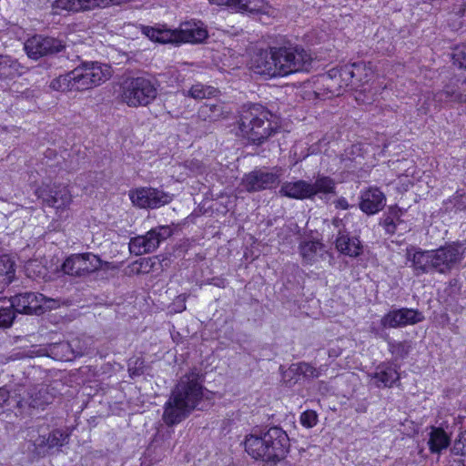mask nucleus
<instances>
[{
  "mask_svg": "<svg viewBox=\"0 0 466 466\" xmlns=\"http://www.w3.org/2000/svg\"><path fill=\"white\" fill-rule=\"evenodd\" d=\"M311 56L299 46H274L259 51L252 59L253 70L268 77L286 76L300 71H309Z\"/></svg>",
  "mask_w": 466,
  "mask_h": 466,
  "instance_id": "nucleus-1",
  "label": "nucleus"
},
{
  "mask_svg": "<svg viewBox=\"0 0 466 466\" xmlns=\"http://www.w3.org/2000/svg\"><path fill=\"white\" fill-rule=\"evenodd\" d=\"M203 397L200 374L196 370L181 378L164 406L163 420L172 426L185 420Z\"/></svg>",
  "mask_w": 466,
  "mask_h": 466,
  "instance_id": "nucleus-2",
  "label": "nucleus"
},
{
  "mask_svg": "<svg viewBox=\"0 0 466 466\" xmlns=\"http://www.w3.org/2000/svg\"><path fill=\"white\" fill-rule=\"evenodd\" d=\"M245 451L255 460L276 465L284 460L289 451V438L285 431L274 426L259 434L246 436Z\"/></svg>",
  "mask_w": 466,
  "mask_h": 466,
  "instance_id": "nucleus-3",
  "label": "nucleus"
},
{
  "mask_svg": "<svg viewBox=\"0 0 466 466\" xmlns=\"http://www.w3.org/2000/svg\"><path fill=\"white\" fill-rule=\"evenodd\" d=\"M372 77L371 67L364 62H357L332 68L320 77V81L327 94L339 96L346 90L365 92Z\"/></svg>",
  "mask_w": 466,
  "mask_h": 466,
  "instance_id": "nucleus-4",
  "label": "nucleus"
},
{
  "mask_svg": "<svg viewBox=\"0 0 466 466\" xmlns=\"http://www.w3.org/2000/svg\"><path fill=\"white\" fill-rule=\"evenodd\" d=\"M237 125L238 135L258 146L265 143L280 129L279 117L258 106L243 108Z\"/></svg>",
  "mask_w": 466,
  "mask_h": 466,
  "instance_id": "nucleus-5",
  "label": "nucleus"
},
{
  "mask_svg": "<svg viewBox=\"0 0 466 466\" xmlns=\"http://www.w3.org/2000/svg\"><path fill=\"white\" fill-rule=\"evenodd\" d=\"M143 33L153 41L176 45L182 43L200 44L208 36L206 25L198 20L181 23L177 29L167 28V25L144 26Z\"/></svg>",
  "mask_w": 466,
  "mask_h": 466,
  "instance_id": "nucleus-6",
  "label": "nucleus"
},
{
  "mask_svg": "<svg viewBox=\"0 0 466 466\" xmlns=\"http://www.w3.org/2000/svg\"><path fill=\"white\" fill-rule=\"evenodd\" d=\"M157 94L158 83L155 78L132 76L122 82L119 97L129 107H139L150 105Z\"/></svg>",
  "mask_w": 466,
  "mask_h": 466,
  "instance_id": "nucleus-7",
  "label": "nucleus"
},
{
  "mask_svg": "<svg viewBox=\"0 0 466 466\" xmlns=\"http://www.w3.org/2000/svg\"><path fill=\"white\" fill-rule=\"evenodd\" d=\"M280 196L294 199H312L315 196L335 193V182L329 177H319L314 183L306 180L284 182Z\"/></svg>",
  "mask_w": 466,
  "mask_h": 466,
  "instance_id": "nucleus-8",
  "label": "nucleus"
},
{
  "mask_svg": "<svg viewBox=\"0 0 466 466\" xmlns=\"http://www.w3.org/2000/svg\"><path fill=\"white\" fill-rule=\"evenodd\" d=\"M77 91H86L107 81L112 75L108 65L96 61H85L73 69Z\"/></svg>",
  "mask_w": 466,
  "mask_h": 466,
  "instance_id": "nucleus-9",
  "label": "nucleus"
},
{
  "mask_svg": "<svg viewBox=\"0 0 466 466\" xmlns=\"http://www.w3.org/2000/svg\"><path fill=\"white\" fill-rule=\"evenodd\" d=\"M172 235V229L168 226H158L150 229L146 235L131 238L129 250L135 255H142L155 251L160 243Z\"/></svg>",
  "mask_w": 466,
  "mask_h": 466,
  "instance_id": "nucleus-10",
  "label": "nucleus"
},
{
  "mask_svg": "<svg viewBox=\"0 0 466 466\" xmlns=\"http://www.w3.org/2000/svg\"><path fill=\"white\" fill-rule=\"evenodd\" d=\"M36 195L44 204L55 208L59 218L64 217V213L72 203V194L66 186L42 187L36 189ZM65 217H67V215H65Z\"/></svg>",
  "mask_w": 466,
  "mask_h": 466,
  "instance_id": "nucleus-11",
  "label": "nucleus"
},
{
  "mask_svg": "<svg viewBox=\"0 0 466 466\" xmlns=\"http://www.w3.org/2000/svg\"><path fill=\"white\" fill-rule=\"evenodd\" d=\"M55 400L54 393L46 385H34L29 387L23 396L19 395L16 407L21 410H44Z\"/></svg>",
  "mask_w": 466,
  "mask_h": 466,
  "instance_id": "nucleus-12",
  "label": "nucleus"
},
{
  "mask_svg": "<svg viewBox=\"0 0 466 466\" xmlns=\"http://www.w3.org/2000/svg\"><path fill=\"white\" fill-rule=\"evenodd\" d=\"M102 261L93 253L73 254L63 263L64 273L70 276H86L100 269Z\"/></svg>",
  "mask_w": 466,
  "mask_h": 466,
  "instance_id": "nucleus-13",
  "label": "nucleus"
},
{
  "mask_svg": "<svg viewBox=\"0 0 466 466\" xmlns=\"http://www.w3.org/2000/svg\"><path fill=\"white\" fill-rule=\"evenodd\" d=\"M129 198L139 208H158L172 201V196L154 187H138L129 191Z\"/></svg>",
  "mask_w": 466,
  "mask_h": 466,
  "instance_id": "nucleus-14",
  "label": "nucleus"
},
{
  "mask_svg": "<svg viewBox=\"0 0 466 466\" xmlns=\"http://www.w3.org/2000/svg\"><path fill=\"white\" fill-rule=\"evenodd\" d=\"M433 269L434 272L446 274L455 266L461 262L463 253L461 246L458 243H452L432 250Z\"/></svg>",
  "mask_w": 466,
  "mask_h": 466,
  "instance_id": "nucleus-15",
  "label": "nucleus"
},
{
  "mask_svg": "<svg viewBox=\"0 0 466 466\" xmlns=\"http://www.w3.org/2000/svg\"><path fill=\"white\" fill-rule=\"evenodd\" d=\"M69 437L68 433L59 429L53 430L47 435H39L33 442V453L37 458H44L55 451H60L68 443Z\"/></svg>",
  "mask_w": 466,
  "mask_h": 466,
  "instance_id": "nucleus-16",
  "label": "nucleus"
},
{
  "mask_svg": "<svg viewBox=\"0 0 466 466\" xmlns=\"http://www.w3.org/2000/svg\"><path fill=\"white\" fill-rule=\"evenodd\" d=\"M65 46L62 41L42 35H35L25 43V50L30 58L35 60L60 52Z\"/></svg>",
  "mask_w": 466,
  "mask_h": 466,
  "instance_id": "nucleus-17",
  "label": "nucleus"
},
{
  "mask_svg": "<svg viewBox=\"0 0 466 466\" xmlns=\"http://www.w3.org/2000/svg\"><path fill=\"white\" fill-rule=\"evenodd\" d=\"M424 319L423 314L418 309L401 308L393 309L385 314L380 323L384 328H400L414 325Z\"/></svg>",
  "mask_w": 466,
  "mask_h": 466,
  "instance_id": "nucleus-18",
  "label": "nucleus"
},
{
  "mask_svg": "<svg viewBox=\"0 0 466 466\" xmlns=\"http://www.w3.org/2000/svg\"><path fill=\"white\" fill-rule=\"evenodd\" d=\"M279 182V175L263 169H256L246 174L241 186L248 192H257L271 188Z\"/></svg>",
  "mask_w": 466,
  "mask_h": 466,
  "instance_id": "nucleus-19",
  "label": "nucleus"
},
{
  "mask_svg": "<svg viewBox=\"0 0 466 466\" xmlns=\"http://www.w3.org/2000/svg\"><path fill=\"white\" fill-rule=\"evenodd\" d=\"M43 300L41 293L24 292L10 298V302L16 313L27 315H39L40 302Z\"/></svg>",
  "mask_w": 466,
  "mask_h": 466,
  "instance_id": "nucleus-20",
  "label": "nucleus"
},
{
  "mask_svg": "<svg viewBox=\"0 0 466 466\" xmlns=\"http://www.w3.org/2000/svg\"><path fill=\"white\" fill-rule=\"evenodd\" d=\"M339 252L350 258H357L362 253L363 247L357 237H350L344 228H339L335 240Z\"/></svg>",
  "mask_w": 466,
  "mask_h": 466,
  "instance_id": "nucleus-21",
  "label": "nucleus"
},
{
  "mask_svg": "<svg viewBox=\"0 0 466 466\" xmlns=\"http://www.w3.org/2000/svg\"><path fill=\"white\" fill-rule=\"evenodd\" d=\"M385 202L384 194L379 188L370 187L361 194L360 208L366 214L373 215L384 208Z\"/></svg>",
  "mask_w": 466,
  "mask_h": 466,
  "instance_id": "nucleus-22",
  "label": "nucleus"
},
{
  "mask_svg": "<svg viewBox=\"0 0 466 466\" xmlns=\"http://www.w3.org/2000/svg\"><path fill=\"white\" fill-rule=\"evenodd\" d=\"M369 377L374 380L376 387L388 388L399 380V373L393 364L382 362L376 367L374 372L369 374Z\"/></svg>",
  "mask_w": 466,
  "mask_h": 466,
  "instance_id": "nucleus-23",
  "label": "nucleus"
},
{
  "mask_svg": "<svg viewBox=\"0 0 466 466\" xmlns=\"http://www.w3.org/2000/svg\"><path fill=\"white\" fill-rule=\"evenodd\" d=\"M407 255L416 275L434 272L432 250H415L413 253L408 250Z\"/></svg>",
  "mask_w": 466,
  "mask_h": 466,
  "instance_id": "nucleus-24",
  "label": "nucleus"
},
{
  "mask_svg": "<svg viewBox=\"0 0 466 466\" xmlns=\"http://www.w3.org/2000/svg\"><path fill=\"white\" fill-rule=\"evenodd\" d=\"M438 101L459 102L466 101V82L456 80L451 83L435 95Z\"/></svg>",
  "mask_w": 466,
  "mask_h": 466,
  "instance_id": "nucleus-25",
  "label": "nucleus"
},
{
  "mask_svg": "<svg viewBox=\"0 0 466 466\" xmlns=\"http://www.w3.org/2000/svg\"><path fill=\"white\" fill-rule=\"evenodd\" d=\"M449 435L441 428L431 427L428 444L431 452H440L450 444Z\"/></svg>",
  "mask_w": 466,
  "mask_h": 466,
  "instance_id": "nucleus-26",
  "label": "nucleus"
},
{
  "mask_svg": "<svg viewBox=\"0 0 466 466\" xmlns=\"http://www.w3.org/2000/svg\"><path fill=\"white\" fill-rule=\"evenodd\" d=\"M323 245L319 241H306L299 245V253L303 260L308 264H312L321 256Z\"/></svg>",
  "mask_w": 466,
  "mask_h": 466,
  "instance_id": "nucleus-27",
  "label": "nucleus"
},
{
  "mask_svg": "<svg viewBox=\"0 0 466 466\" xmlns=\"http://www.w3.org/2000/svg\"><path fill=\"white\" fill-rule=\"evenodd\" d=\"M15 263L8 256L0 258V293L15 277Z\"/></svg>",
  "mask_w": 466,
  "mask_h": 466,
  "instance_id": "nucleus-28",
  "label": "nucleus"
},
{
  "mask_svg": "<svg viewBox=\"0 0 466 466\" xmlns=\"http://www.w3.org/2000/svg\"><path fill=\"white\" fill-rule=\"evenodd\" d=\"M74 76L73 70L67 74L61 75L51 81L50 87L59 92L77 91Z\"/></svg>",
  "mask_w": 466,
  "mask_h": 466,
  "instance_id": "nucleus-29",
  "label": "nucleus"
},
{
  "mask_svg": "<svg viewBox=\"0 0 466 466\" xmlns=\"http://www.w3.org/2000/svg\"><path fill=\"white\" fill-rule=\"evenodd\" d=\"M25 271L29 279L36 281L46 280L48 269L37 259L29 260L25 266Z\"/></svg>",
  "mask_w": 466,
  "mask_h": 466,
  "instance_id": "nucleus-30",
  "label": "nucleus"
},
{
  "mask_svg": "<svg viewBox=\"0 0 466 466\" xmlns=\"http://www.w3.org/2000/svg\"><path fill=\"white\" fill-rule=\"evenodd\" d=\"M267 4L265 0H234L232 10L248 13H261Z\"/></svg>",
  "mask_w": 466,
  "mask_h": 466,
  "instance_id": "nucleus-31",
  "label": "nucleus"
},
{
  "mask_svg": "<svg viewBox=\"0 0 466 466\" xmlns=\"http://www.w3.org/2000/svg\"><path fill=\"white\" fill-rule=\"evenodd\" d=\"M19 64L9 56H0V79L13 78L19 74Z\"/></svg>",
  "mask_w": 466,
  "mask_h": 466,
  "instance_id": "nucleus-32",
  "label": "nucleus"
},
{
  "mask_svg": "<svg viewBox=\"0 0 466 466\" xmlns=\"http://www.w3.org/2000/svg\"><path fill=\"white\" fill-rule=\"evenodd\" d=\"M223 114L222 106L218 104H204L198 111V117L202 121H217Z\"/></svg>",
  "mask_w": 466,
  "mask_h": 466,
  "instance_id": "nucleus-33",
  "label": "nucleus"
},
{
  "mask_svg": "<svg viewBox=\"0 0 466 466\" xmlns=\"http://www.w3.org/2000/svg\"><path fill=\"white\" fill-rule=\"evenodd\" d=\"M289 370L291 372L301 374L307 379L319 378L321 374L319 369H317L307 362H299L298 364L292 365Z\"/></svg>",
  "mask_w": 466,
  "mask_h": 466,
  "instance_id": "nucleus-34",
  "label": "nucleus"
},
{
  "mask_svg": "<svg viewBox=\"0 0 466 466\" xmlns=\"http://www.w3.org/2000/svg\"><path fill=\"white\" fill-rule=\"evenodd\" d=\"M216 89L209 86H204L201 83L193 85L187 91L190 97L194 99H203L214 96Z\"/></svg>",
  "mask_w": 466,
  "mask_h": 466,
  "instance_id": "nucleus-35",
  "label": "nucleus"
},
{
  "mask_svg": "<svg viewBox=\"0 0 466 466\" xmlns=\"http://www.w3.org/2000/svg\"><path fill=\"white\" fill-rule=\"evenodd\" d=\"M410 349L409 341L389 342V350L398 359H404L410 353Z\"/></svg>",
  "mask_w": 466,
  "mask_h": 466,
  "instance_id": "nucleus-36",
  "label": "nucleus"
},
{
  "mask_svg": "<svg viewBox=\"0 0 466 466\" xmlns=\"http://www.w3.org/2000/svg\"><path fill=\"white\" fill-rule=\"evenodd\" d=\"M400 223V216L397 211H391L380 223L389 235H393L397 230V226Z\"/></svg>",
  "mask_w": 466,
  "mask_h": 466,
  "instance_id": "nucleus-37",
  "label": "nucleus"
},
{
  "mask_svg": "<svg viewBox=\"0 0 466 466\" xmlns=\"http://www.w3.org/2000/svg\"><path fill=\"white\" fill-rule=\"evenodd\" d=\"M15 318V310L12 305L0 309V328H9Z\"/></svg>",
  "mask_w": 466,
  "mask_h": 466,
  "instance_id": "nucleus-38",
  "label": "nucleus"
},
{
  "mask_svg": "<svg viewBox=\"0 0 466 466\" xmlns=\"http://www.w3.org/2000/svg\"><path fill=\"white\" fill-rule=\"evenodd\" d=\"M156 263L155 258H144L139 261H136L134 266H138L136 268L137 273H148L152 270Z\"/></svg>",
  "mask_w": 466,
  "mask_h": 466,
  "instance_id": "nucleus-39",
  "label": "nucleus"
},
{
  "mask_svg": "<svg viewBox=\"0 0 466 466\" xmlns=\"http://www.w3.org/2000/svg\"><path fill=\"white\" fill-rule=\"evenodd\" d=\"M456 211L466 210V193L457 191L450 199Z\"/></svg>",
  "mask_w": 466,
  "mask_h": 466,
  "instance_id": "nucleus-40",
  "label": "nucleus"
},
{
  "mask_svg": "<svg viewBox=\"0 0 466 466\" xmlns=\"http://www.w3.org/2000/svg\"><path fill=\"white\" fill-rule=\"evenodd\" d=\"M144 360L142 359H136L128 363V372L130 377H137L144 373Z\"/></svg>",
  "mask_w": 466,
  "mask_h": 466,
  "instance_id": "nucleus-41",
  "label": "nucleus"
},
{
  "mask_svg": "<svg viewBox=\"0 0 466 466\" xmlns=\"http://www.w3.org/2000/svg\"><path fill=\"white\" fill-rule=\"evenodd\" d=\"M453 62L460 68L466 70V46L457 48L453 54Z\"/></svg>",
  "mask_w": 466,
  "mask_h": 466,
  "instance_id": "nucleus-42",
  "label": "nucleus"
},
{
  "mask_svg": "<svg viewBox=\"0 0 466 466\" xmlns=\"http://www.w3.org/2000/svg\"><path fill=\"white\" fill-rule=\"evenodd\" d=\"M318 421V416L313 410L304 411L300 416V422L307 428H312Z\"/></svg>",
  "mask_w": 466,
  "mask_h": 466,
  "instance_id": "nucleus-43",
  "label": "nucleus"
},
{
  "mask_svg": "<svg viewBox=\"0 0 466 466\" xmlns=\"http://www.w3.org/2000/svg\"><path fill=\"white\" fill-rule=\"evenodd\" d=\"M452 451L454 454L461 455L462 457L461 459H465L466 465V431L462 434L461 439L454 443Z\"/></svg>",
  "mask_w": 466,
  "mask_h": 466,
  "instance_id": "nucleus-44",
  "label": "nucleus"
},
{
  "mask_svg": "<svg viewBox=\"0 0 466 466\" xmlns=\"http://www.w3.org/2000/svg\"><path fill=\"white\" fill-rule=\"evenodd\" d=\"M184 165L193 175L202 174L205 171L204 165L198 159L187 160Z\"/></svg>",
  "mask_w": 466,
  "mask_h": 466,
  "instance_id": "nucleus-45",
  "label": "nucleus"
},
{
  "mask_svg": "<svg viewBox=\"0 0 466 466\" xmlns=\"http://www.w3.org/2000/svg\"><path fill=\"white\" fill-rule=\"evenodd\" d=\"M43 300L39 303L41 308L39 315L43 314L46 310L54 309L59 307V301L54 299L46 298L42 294Z\"/></svg>",
  "mask_w": 466,
  "mask_h": 466,
  "instance_id": "nucleus-46",
  "label": "nucleus"
},
{
  "mask_svg": "<svg viewBox=\"0 0 466 466\" xmlns=\"http://www.w3.org/2000/svg\"><path fill=\"white\" fill-rule=\"evenodd\" d=\"M187 299V296L186 294L178 295L173 300V302L171 304L172 310L177 313L184 311L187 309V307H186Z\"/></svg>",
  "mask_w": 466,
  "mask_h": 466,
  "instance_id": "nucleus-47",
  "label": "nucleus"
},
{
  "mask_svg": "<svg viewBox=\"0 0 466 466\" xmlns=\"http://www.w3.org/2000/svg\"><path fill=\"white\" fill-rule=\"evenodd\" d=\"M10 392L5 387H0V408H2L9 400Z\"/></svg>",
  "mask_w": 466,
  "mask_h": 466,
  "instance_id": "nucleus-48",
  "label": "nucleus"
},
{
  "mask_svg": "<svg viewBox=\"0 0 466 466\" xmlns=\"http://www.w3.org/2000/svg\"><path fill=\"white\" fill-rule=\"evenodd\" d=\"M335 207L340 209H348L350 205L345 198H339L335 202Z\"/></svg>",
  "mask_w": 466,
  "mask_h": 466,
  "instance_id": "nucleus-49",
  "label": "nucleus"
},
{
  "mask_svg": "<svg viewBox=\"0 0 466 466\" xmlns=\"http://www.w3.org/2000/svg\"><path fill=\"white\" fill-rule=\"evenodd\" d=\"M211 4H215L218 5H226L232 9V4L234 0H208Z\"/></svg>",
  "mask_w": 466,
  "mask_h": 466,
  "instance_id": "nucleus-50",
  "label": "nucleus"
},
{
  "mask_svg": "<svg viewBox=\"0 0 466 466\" xmlns=\"http://www.w3.org/2000/svg\"><path fill=\"white\" fill-rule=\"evenodd\" d=\"M25 357V354L24 352L17 351V352H15V353L11 354L7 358H5V360L6 361H11V360H20V359H23Z\"/></svg>",
  "mask_w": 466,
  "mask_h": 466,
  "instance_id": "nucleus-51",
  "label": "nucleus"
},
{
  "mask_svg": "<svg viewBox=\"0 0 466 466\" xmlns=\"http://www.w3.org/2000/svg\"><path fill=\"white\" fill-rule=\"evenodd\" d=\"M212 284L218 287V288H225L226 287V280L224 279H213Z\"/></svg>",
  "mask_w": 466,
  "mask_h": 466,
  "instance_id": "nucleus-52",
  "label": "nucleus"
},
{
  "mask_svg": "<svg viewBox=\"0 0 466 466\" xmlns=\"http://www.w3.org/2000/svg\"><path fill=\"white\" fill-rule=\"evenodd\" d=\"M333 224L337 227V228H339L340 224H341V220L340 219H334L333 220Z\"/></svg>",
  "mask_w": 466,
  "mask_h": 466,
  "instance_id": "nucleus-53",
  "label": "nucleus"
},
{
  "mask_svg": "<svg viewBox=\"0 0 466 466\" xmlns=\"http://www.w3.org/2000/svg\"><path fill=\"white\" fill-rule=\"evenodd\" d=\"M73 354H74L75 357H76V356L83 355V352L82 351H76V352L73 351Z\"/></svg>",
  "mask_w": 466,
  "mask_h": 466,
  "instance_id": "nucleus-54",
  "label": "nucleus"
},
{
  "mask_svg": "<svg viewBox=\"0 0 466 466\" xmlns=\"http://www.w3.org/2000/svg\"><path fill=\"white\" fill-rule=\"evenodd\" d=\"M61 347L64 349V348H69L70 347V344L69 343H65V344H61Z\"/></svg>",
  "mask_w": 466,
  "mask_h": 466,
  "instance_id": "nucleus-55",
  "label": "nucleus"
},
{
  "mask_svg": "<svg viewBox=\"0 0 466 466\" xmlns=\"http://www.w3.org/2000/svg\"><path fill=\"white\" fill-rule=\"evenodd\" d=\"M460 461L462 463V466H466L465 465V459H461Z\"/></svg>",
  "mask_w": 466,
  "mask_h": 466,
  "instance_id": "nucleus-56",
  "label": "nucleus"
}]
</instances>
